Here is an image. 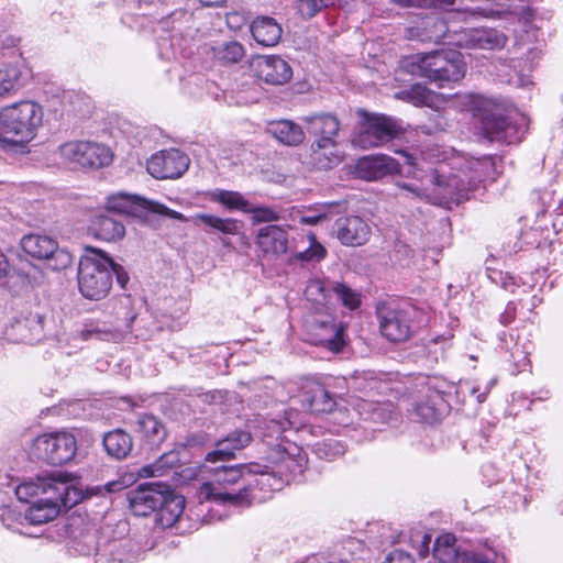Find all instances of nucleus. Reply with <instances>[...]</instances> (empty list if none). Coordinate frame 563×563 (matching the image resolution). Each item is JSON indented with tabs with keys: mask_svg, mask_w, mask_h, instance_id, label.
I'll return each instance as SVG.
<instances>
[{
	"mask_svg": "<svg viewBox=\"0 0 563 563\" xmlns=\"http://www.w3.org/2000/svg\"><path fill=\"white\" fill-rule=\"evenodd\" d=\"M489 166L488 159H474L463 165L451 166L440 163L430 176V184L420 189L416 186L404 184L401 188L412 192L417 197L428 201L449 206L459 203L470 190L477 187L483 180V170Z\"/></svg>",
	"mask_w": 563,
	"mask_h": 563,
	"instance_id": "obj_1",
	"label": "nucleus"
},
{
	"mask_svg": "<svg viewBox=\"0 0 563 563\" xmlns=\"http://www.w3.org/2000/svg\"><path fill=\"white\" fill-rule=\"evenodd\" d=\"M44 111L33 100H21L0 109V148H24L43 123Z\"/></svg>",
	"mask_w": 563,
	"mask_h": 563,
	"instance_id": "obj_2",
	"label": "nucleus"
},
{
	"mask_svg": "<svg viewBox=\"0 0 563 563\" xmlns=\"http://www.w3.org/2000/svg\"><path fill=\"white\" fill-rule=\"evenodd\" d=\"M400 67L408 74L435 82L439 87L461 80L466 73L462 54L453 49L413 54L402 58Z\"/></svg>",
	"mask_w": 563,
	"mask_h": 563,
	"instance_id": "obj_3",
	"label": "nucleus"
},
{
	"mask_svg": "<svg viewBox=\"0 0 563 563\" xmlns=\"http://www.w3.org/2000/svg\"><path fill=\"white\" fill-rule=\"evenodd\" d=\"M19 500L31 503V498L38 495H51L60 508L70 509L84 498L82 492L76 486L69 475L60 471L54 472L35 481L24 482L15 488Z\"/></svg>",
	"mask_w": 563,
	"mask_h": 563,
	"instance_id": "obj_4",
	"label": "nucleus"
},
{
	"mask_svg": "<svg viewBox=\"0 0 563 563\" xmlns=\"http://www.w3.org/2000/svg\"><path fill=\"white\" fill-rule=\"evenodd\" d=\"M113 261L101 251L93 250V256H85L79 262L78 286L81 295L91 300H100L109 292Z\"/></svg>",
	"mask_w": 563,
	"mask_h": 563,
	"instance_id": "obj_5",
	"label": "nucleus"
},
{
	"mask_svg": "<svg viewBox=\"0 0 563 563\" xmlns=\"http://www.w3.org/2000/svg\"><path fill=\"white\" fill-rule=\"evenodd\" d=\"M357 113L361 121L352 143L362 150L383 146L397 139L405 131L399 121L393 117L369 113L364 110H360Z\"/></svg>",
	"mask_w": 563,
	"mask_h": 563,
	"instance_id": "obj_6",
	"label": "nucleus"
},
{
	"mask_svg": "<svg viewBox=\"0 0 563 563\" xmlns=\"http://www.w3.org/2000/svg\"><path fill=\"white\" fill-rule=\"evenodd\" d=\"M252 472L249 466H222L216 470L214 479L206 483L202 493L206 498L221 505H231L234 507H243L250 505V496L245 486L233 489V485L238 484L243 476V471Z\"/></svg>",
	"mask_w": 563,
	"mask_h": 563,
	"instance_id": "obj_7",
	"label": "nucleus"
},
{
	"mask_svg": "<svg viewBox=\"0 0 563 563\" xmlns=\"http://www.w3.org/2000/svg\"><path fill=\"white\" fill-rule=\"evenodd\" d=\"M77 451L75 437L65 431L38 435L32 446V453L51 465L70 462Z\"/></svg>",
	"mask_w": 563,
	"mask_h": 563,
	"instance_id": "obj_8",
	"label": "nucleus"
},
{
	"mask_svg": "<svg viewBox=\"0 0 563 563\" xmlns=\"http://www.w3.org/2000/svg\"><path fill=\"white\" fill-rule=\"evenodd\" d=\"M106 205L109 211L125 213L133 217H143L147 212H153L183 222L187 221V218L183 213L172 210L165 205L123 191L110 195L107 198Z\"/></svg>",
	"mask_w": 563,
	"mask_h": 563,
	"instance_id": "obj_9",
	"label": "nucleus"
},
{
	"mask_svg": "<svg viewBox=\"0 0 563 563\" xmlns=\"http://www.w3.org/2000/svg\"><path fill=\"white\" fill-rule=\"evenodd\" d=\"M23 251L37 260H45L48 267L54 271H63L71 266L74 256L65 249H60L57 242L43 234H29L21 240Z\"/></svg>",
	"mask_w": 563,
	"mask_h": 563,
	"instance_id": "obj_10",
	"label": "nucleus"
},
{
	"mask_svg": "<svg viewBox=\"0 0 563 563\" xmlns=\"http://www.w3.org/2000/svg\"><path fill=\"white\" fill-rule=\"evenodd\" d=\"M65 161L81 167L100 168L112 162V153L103 144L90 141H70L58 147Z\"/></svg>",
	"mask_w": 563,
	"mask_h": 563,
	"instance_id": "obj_11",
	"label": "nucleus"
},
{
	"mask_svg": "<svg viewBox=\"0 0 563 563\" xmlns=\"http://www.w3.org/2000/svg\"><path fill=\"white\" fill-rule=\"evenodd\" d=\"M377 318L379 331L389 342L400 343L411 338L413 330L409 310L380 305L377 307Z\"/></svg>",
	"mask_w": 563,
	"mask_h": 563,
	"instance_id": "obj_12",
	"label": "nucleus"
},
{
	"mask_svg": "<svg viewBox=\"0 0 563 563\" xmlns=\"http://www.w3.org/2000/svg\"><path fill=\"white\" fill-rule=\"evenodd\" d=\"M189 157L177 148H168L153 154L146 164L150 175L156 179H175L189 167Z\"/></svg>",
	"mask_w": 563,
	"mask_h": 563,
	"instance_id": "obj_13",
	"label": "nucleus"
},
{
	"mask_svg": "<svg viewBox=\"0 0 563 563\" xmlns=\"http://www.w3.org/2000/svg\"><path fill=\"white\" fill-rule=\"evenodd\" d=\"M333 233L345 246H362L369 241L372 229L362 217L352 214L338 218Z\"/></svg>",
	"mask_w": 563,
	"mask_h": 563,
	"instance_id": "obj_14",
	"label": "nucleus"
},
{
	"mask_svg": "<svg viewBox=\"0 0 563 563\" xmlns=\"http://www.w3.org/2000/svg\"><path fill=\"white\" fill-rule=\"evenodd\" d=\"M309 341L314 345L339 352L343 346V328L333 322L331 316L314 318L308 325Z\"/></svg>",
	"mask_w": 563,
	"mask_h": 563,
	"instance_id": "obj_15",
	"label": "nucleus"
},
{
	"mask_svg": "<svg viewBox=\"0 0 563 563\" xmlns=\"http://www.w3.org/2000/svg\"><path fill=\"white\" fill-rule=\"evenodd\" d=\"M166 485L161 483H148L137 486L128 493L130 507L136 516H147L156 511L165 500Z\"/></svg>",
	"mask_w": 563,
	"mask_h": 563,
	"instance_id": "obj_16",
	"label": "nucleus"
},
{
	"mask_svg": "<svg viewBox=\"0 0 563 563\" xmlns=\"http://www.w3.org/2000/svg\"><path fill=\"white\" fill-rule=\"evenodd\" d=\"M302 123L306 125L308 133L314 137V141L325 145H331L332 142H338L341 123L339 119L332 113H319L306 115L301 118Z\"/></svg>",
	"mask_w": 563,
	"mask_h": 563,
	"instance_id": "obj_17",
	"label": "nucleus"
},
{
	"mask_svg": "<svg viewBox=\"0 0 563 563\" xmlns=\"http://www.w3.org/2000/svg\"><path fill=\"white\" fill-rule=\"evenodd\" d=\"M397 170L398 164L396 161L386 155L364 156L355 165L357 177L369 181L380 179Z\"/></svg>",
	"mask_w": 563,
	"mask_h": 563,
	"instance_id": "obj_18",
	"label": "nucleus"
},
{
	"mask_svg": "<svg viewBox=\"0 0 563 563\" xmlns=\"http://www.w3.org/2000/svg\"><path fill=\"white\" fill-rule=\"evenodd\" d=\"M302 404L312 412H330L335 402L324 386L316 379L306 378L301 384Z\"/></svg>",
	"mask_w": 563,
	"mask_h": 563,
	"instance_id": "obj_19",
	"label": "nucleus"
},
{
	"mask_svg": "<svg viewBox=\"0 0 563 563\" xmlns=\"http://www.w3.org/2000/svg\"><path fill=\"white\" fill-rule=\"evenodd\" d=\"M256 244L265 255L280 256L288 250V233L282 227L265 225L257 232Z\"/></svg>",
	"mask_w": 563,
	"mask_h": 563,
	"instance_id": "obj_20",
	"label": "nucleus"
},
{
	"mask_svg": "<svg viewBox=\"0 0 563 563\" xmlns=\"http://www.w3.org/2000/svg\"><path fill=\"white\" fill-rule=\"evenodd\" d=\"M31 71L21 65H7L0 68V100L16 95L27 86Z\"/></svg>",
	"mask_w": 563,
	"mask_h": 563,
	"instance_id": "obj_21",
	"label": "nucleus"
},
{
	"mask_svg": "<svg viewBox=\"0 0 563 563\" xmlns=\"http://www.w3.org/2000/svg\"><path fill=\"white\" fill-rule=\"evenodd\" d=\"M251 440L250 432L242 430L233 431L217 442L216 450L209 452L206 460L208 462L229 460L234 456V451L245 448L250 444Z\"/></svg>",
	"mask_w": 563,
	"mask_h": 563,
	"instance_id": "obj_22",
	"label": "nucleus"
},
{
	"mask_svg": "<svg viewBox=\"0 0 563 563\" xmlns=\"http://www.w3.org/2000/svg\"><path fill=\"white\" fill-rule=\"evenodd\" d=\"M460 43L467 48L495 49L505 45L506 37L494 29H473L464 33Z\"/></svg>",
	"mask_w": 563,
	"mask_h": 563,
	"instance_id": "obj_23",
	"label": "nucleus"
},
{
	"mask_svg": "<svg viewBox=\"0 0 563 563\" xmlns=\"http://www.w3.org/2000/svg\"><path fill=\"white\" fill-rule=\"evenodd\" d=\"M258 75L267 84L283 85L291 78L292 70L279 56H267L258 63Z\"/></svg>",
	"mask_w": 563,
	"mask_h": 563,
	"instance_id": "obj_24",
	"label": "nucleus"
},
{
	"mask_svg": "<svg viewBox=\"0 0 563 563\" xmlns=\"http://www.w3.org/2000/svg\"><path fill=\"white\" fill-rule=\"evenodd\" d=\"M36 501H32L26 509L23 519L31 525H43L55 519L58 514V503L51 495H38Z\"/></svg>",
	"mask_w": 563,
	"mask_h": 563,
	"instance_id": "obj_25",
	"label": "nucleus"
},
{
	"mask_svg": "<svg viewBox=\"0 0 563 563\" xmlns=\"http://www.w3.org/2000/svg\"><path fill=\"white\" fill-rule=\"evenodd\" d=\"M266 131L287 146H298L305 141L303 129L290 120L272 121L267 124Z\"/></svg>",
	"mask_w": 563,
	"mask_h": 563,
	"instance_id": "obj_26",
	"label": "nucleus"
},
{
	"mask_svg": "<svg viewBox=\"0 0 563 563\" xmlns=\"http://www.w3.org/2000/svg\"><path fill=\"white\" fill-rule=\"evenodd\" d=\"M90 231L97 239L104 242H115L125 235L124 224L108 214L96 216L91 221Z\"/></svg>",
	"mask_w": 563,
	"mask_h": 563,
	"instance_id": "obj_27",
	"label": "nucleus"
},
{
	"mask_svg": "<svg viewBox=\"0 0 563 563\" xmlns=\"http://www.w3.org/2000/svg\"><path fill=\"white\" fill-rule=\"evenodd\" d=\"M185 508V498L165 488V500L157 508V521L163 528L173 527Z\"/></svg>",
	"mask_w": 563,
	"mask_h": 563,
	"instance_id": "obj_28",
	"label": "nucleus"
},
{
	"mask_svg": "<svg viewBox=\"0 0 563 563\" xmlns=\"http://www.w3.org/2000/svg\"><path fill=\"white\" fill-rule=\"evenodd\" d=\"M250 29L253 38L263 46H274L282 37V27L269 16L256 18Z\"/></svg>",
	"mask_w": 563,
	"mask_h": 563,
	"instance_id": "obj_29",
	"label": "nucleus"
},
{
	"mask_svg": "<svg viewBox=\"0 0 563 563\" xmlns=\"http://www.w3.org/2000/svg\"><path fill=\"white\" fill-rule=\"evenodd\" d=\"M310 158L312 165L318 169H330L341 162V156L338 150V142H332L331 145L313 141L310 146Z\"/></svg>",
	"mask_w": 563,
	"mask_h": 563,
	"instance_id": "obj_30",
	"label": "nucleus"
},
{
	"mask_svg": "<svg viewBox=\"0 0 563 563\" xmlns=\"http://www.w3.org/2000/svg\"><path fill=\"white\" fill-rule=\"evenodd\" d=\"M135 431L152 445L161 444L166 438L164 424L153 415L139 416Z\"/></svg>",
	"mask_w": 563,
	"mask_h": 563,
	"instance_id": "obj_31",
	"label": "nucleus"
},
{
	"mask_svg": "<svg viewBox=\"0 0 563 563\" xmlns=\"http://www.w3.org/2000/svg\"><path fill=\"white\" fill-rule=\"evenodd\" d=\"M103 446L109 455L124 459L133 449L132 437L122 429L112 430L103 437Z\"/></svg>",
	"mask_w": 563,
	"mask_h": 563,
	"instance_id": "obj_32",
	"label": "nucleus"
},
{
	"mask_svg": "<svg viewBox=\"0 0 563 563\" xmlns=\"http://www.w3.org/2000/svg\"><path fill=\"white\" fill-rule=\"evenodd\" d=\"M481 129L489 140L508 141L510 125L501 113L483 112L481 114Z\"/></svg>",
	"mask_w": 563,
	"mask_h": 563,
	"instance_id": "obj_33",
	"label": "nucleus"
},
{
	"mask_svg": "<svg viewBox=\"0 0 563 563\" xmlns=\"http://www.w3.org/2000/svg\"><path fill=\"white\" fill-rule=\"evenodd\" d=\"M444 407L443 396L439 391H432L427 396L426 401L415 406V412L422 421L432 423L441 418Z\"/></svg>",
	"mask_w": 563,
	"mask_h": 563,
	"instance_id": "obj_34",
	"label": "nucleus"
},
{
	"mask_svg": "<svg viewBox=\"0 0 563 563\" xmlns=\"http://www.w3.org/2000/svg\"><path fill=\"white\" fill-rule=\"evenodd\" d=\"M195 223H203L208 228L217 230L223 234L235 235L241 230V222L232 218H220L208 213H197L194 217Z\"/></svg>",
	"mask_w": 563,
	"mask_h": 563,
	"instance_id": "obj_35",
	"label": "nucleus"
},
{
	"mask_svg": "<svg viewBox=\"0 0 563 563\" xmlns=\"http://www.w3.org/2000/svg\"><path fill=\"white\" fill-rule=\"evenodd\" d=\"M455 537L451 533L439 536L433 545V556L439 563H454L460 560L461 553L455 548Z\"/></svg>",
	"mask_w": 563,
	"mask_h": 563,
	"instance_id": "obj_36",
	"label": "nucleus"
},
{
	"mask_svg": "<svg viewBox=\"0 0 563 563\" xmlns=\"http://www.w3.org/2000/svg\"><path fill=\"white\" fill-rule=\"evenodd\" d=\"M179 463V455L175 451L162 454L154 463L145 465L139 470V476L153 477L164 476L169 470Z\"/></svg>",
	"mask_w": 563,
	"mask_h": 563,
	"instance_id": "obj_37",
	"label": "nucleus"
},
{
	"mask_svg": "<svg viewBox=\"0 0 563 563\" xmlns=\"http://www.w3.org/2000/svg\"><path fill=\"white\" fill-rule=\"evenodd\" d=\"M210 200L223 205L230 210H240L246 212L250 202L239 191L214 189L208 194Z\"/></svg>",
	"mask_w": 563,
	"mask_h": 563,
	"instance_id": "obj_38",
	"label": "nucleus"
},
{
	"mask_svg": "<svg viewBox=\"0 0 563 563\" xmlns=\"http://www.w3.org/2000/svg\"><path fill=\"white\" fill-rule=\"evenodd\" d=\"M302 424L299 412L295 409H288L285 411L283 419H272L269 421L267 426L268 435H279L284 431L290 429L299 430Z\"/></svg>",
	"mask_w": 563,
	"mask_h": 563,
	"instance_id": "obj_39",
	"label": "nucleus"
},
{
	"mask_svg": "<svg viewBox=\"0 0 563 563\" xmlns=\"http://www.w3.org/2000/svg\"><path fill=\"white\" fill-rule=\"evenodd\" d=\"M332 292L336 299L350 310H354L361 305V294L350 288L343 283H335L331 285Z\"/></svg>",
	"mask_w": 563,
	"mask_h": 563,
	"instance_id": "obj_40",
	"label": "nucleus"
},
{
	"mask_svg": "<svg viewBox=\"0 0 563 563\" xmlns=\"http://www.w3.org/2000/svg\"><path fill=\"white\" fill-rule=\"evenodd\" d=\"M339 206V202L317 205L313 209H309L308 213L302 214L299 222L307 225H316L322 220L330 218L332 216V210Z\"/></svg>",
	"mask_w": 563,
	"mask_h": 563,
	"instance_id": "obj_41",
	"label": "nucleus"
},
{
	"mask_svg": "<svg viewBox=\"0 0 563 563\" xmlns=\"http://www.w3.org/2000/svg\"><path fill=\"white\" fill-rule=\"evenodd\" d=\"M335 283L322 279H312L306 287V297L318 303L327 301L330 292H332L331 285Z\"/></svg>",
	"mask_w": 563,
	"mask_h": 563,
	"instance_id": "obj_42",
	"label": "nucleus"
},
{
	"mask_svg": "<svg viewBox=\"0 0 563 563\" xmlns=\"http://www.w3.org/2000/svg\"><path fill=\"white\" fill-rule=\"evenodd\" d=\"M214 55L223 63H238L244 56V48L239 42H227L214 48Z\"/></svg>",
	"mask_w": 563,
	"mask_h": 563,
	"instance_id": "obj_43",
	"label": "nucleus"
},
{
	"mask_svg": "<svg viewBox=\"0 0 563 563\" xmlns=\"http://www.w3.org/2000/svg\"><path fill=\"white\" fill-rule=\"evenodd\" d=\"M308 241L309 247L305 251L297 252L294 255V260L301 262L321 261L327 254L324 246L317 241L316 235L312 233L308 234Z\"/></svg>",
	"mask_w": 563,
	"mask_h": 563,
	"instance_id": "obj_44",
	"label": "nucleus"
},
{
	"mask_svg": "<svg viewBox=\"0 0 563 563\" xmlns=\"http://www.w3.org/2000/svg\"><path fill=\"white\" fill-rule=\"evenodd\" d=\"M460 0H391V2L400 7H416L422 9L450 10Z\"/></svg>",
	"mask_w": 563,
	"mask_h": 563,
	"instance_id": "obj_45",
	"label": "nucleus"
},
{
	"mask_svg": "<svg viewBox=\"0 0 563 563\" xmlns=\"http://www.w3.org/2000/svg\"><path fill=\"white\" fill-rule=\"evenodd\" d=\"M405 99L412 102L415 106H428L433 102L434 95L428 88L421 85H415L409 90L401 92Z\"/></svg>",
	"mask_w": 563,
	"mask_h": 563,
	"instance_id": "obj_46",
	"label": "nucleus"
},
{
	"mask_svg": "<svg viewBox=\"0 0 563 563\" xmlns=\"http://www.w3.org/2000/svg\"><path fill=\"white\" fill-rule=\"evenodd\" d=\"M335 0H298L297 10L303 19H311Z\"/></svg>",
	"mask_w": 563,
	"mask_h": 563,
	"instance_id": "obj_47",
	"label": "nucleus"
},
{
	"mask_svg": "<svg viewBox=\"0 0 563 563\" xmlns=\"http://www.w3.org/2000/svg\"><path fill=\"white\" fill-rule=\"evenodd\" d=\"M128 328H129V325H126V330L122 331V330H119V329L95 327V328H91V329H86L82 332V335H84L85 339H89V338L95 335L96 338H98L100 340L119 341L129 331Z\"/></svg>",
	"mask_w": 563,
	"mask_h": 563,
	"instance_id": "obj_48",
	"label": "nucleus"
},
{
	"mask_svg": "<svg viewBox=\"0 0 563 563\" xmlns=\"http://www.w3.org/2000/svg\"><path fill=\"white\" fill-rule=\"evenodd\" d=\"M247 213L252 214L254 222H273L279 220V212L269 207H252L249 206Z\"/></svg>",
	"mask_w": 563,
	"mask_h": 563,
	"instance_id": "obj_49",
	"label": "nucleus"
},
{
	"mask_svg": "<svg viewBox=\"0 0 563 563\" xmlns=\"http://www.w3.org/2000/svg\"><path fill=\"white\" fill-rule=\"evenodd\" d=\"M8 497L0 490V520L7 528H13V522L21 518V515L5 505Z\"/></svg>",
	"mask_w": 563,
	"mask_h": 563,
	"instance_id": "obj_50",
	"label": "nucleus"
},
{
	"mask_svg": "<svg viewBox=\"0 0 563 563\" xmlns=\"http://www.w3.org/2000/svg\"><path fill=\"white\" fill-rule=\"evenodd\" d=\"M435 152H437V150H434V148H429L427 151H422L420 153V156H421L420 158L415 157L412 154H409V153L404 152V151H401L400 153L406 157V162L409 165L422 168L423 166H422L421 161H426V162L429 161L431 163L432 158L437 156Z\"/></svg>",
	"mask_w": 563,
	"mask_h": 563,
	"instance_id": "obj_51",
	"label": "nucleus"
},
{
	"mask_svg": "<svg viewBox=\"0 0 563 563\" xmlns=\"http://www.w3.org/2000/svg\"><path fill=\"white\" fill-rule=\"evenodd\" d=\"M426 26L432 25V30L429 31L427 37L429 38H441L446 32V24L443 20L433 18L424 21Z\"/></svg>",
	"mask_w": 563,
	"mask_h": 563,
	"instance_id": "obj_52",
	"label": "nucleus"
},
{
	"mask_svg": "<svg viewBox=\"0 0 563 563\" xmlns=\"http://www.w3.org/2000/svg\"><path fill=\"white\" fill-rule=\"evenodd\" d=\"M460 561L463 563H493L492 559L473 551L462 552Z\"/></svg>",
	"mask_w": 563,
	"mask_h": 563,
	"instance_id": "obj_53",
	"label": "nucleus"
},
{
	"mask_svg": "<svg viewBox=\"0 0 563 563\" xmlns=\"http://www.w3.org/2000/svg\"><path fill=\"white\" fill-rule=\"evenodd\" d=\"M383 563H413V560L408 553L401 550H395Z\"/></svg>",
	"mask_w": 563,
	"mask_h": 563,
	"instance_id": "obj_54",
	"label": "nucleus"
},
{
	"mask_svg": "<svg viewBox=\"0 0 563 563\" xmlns=\"http://www.w3.org/2000/svg\"><path fill=\"white\" fill-rule=\"evenodd\" d=\"M516 312H517L516 305L514 302H509L506 306L504 312L500 314V322L504 325H508L509 323H511L515 320Z\"/></svg>",
	"mask_w": 563,
	"mask_h": 563,
	"instance_id": "obj_55",
	"label": "nucleus"
},
{
	"mask_svg": "<svg viewBox=\"0 0 563 563\" xmlns=\"http://www.w3.org/2000/svg\"><path fill=\"white\" fill-rule=\"evenodd\" d=\"M112 274H115L118 283L120 284V286L122 288H124L126 283L129 282V276L124 272V269L120 265L115 264L114 262L111 267V275Z\"/></svg>",
	"mask_w": 563,
	"mask_h": 563,
	"instance_id": "obj_56",
	"label": "nucleus"
},
{
	"mask_svg": "<svg viewBox=\"0 0 563 563\" xmlns=\"http://www.w3.org/2000/svg\"><path fill=\"white\" fill-rule=\"evenodd\" d=\"M495 384V380H490L485 389L482 391L479 386H473L470 391L474 395L478 402H483L486 399L487 394L489 393L492 386Z\"/></svg>",
	"mask_w": 563,
	"mask_h": 563,
	"instance_id": "obj_57",
	"label": "nucleus"
},
{
	"mask_svg": "<svg viewBox=\"0 0 563 563\" xmlns=\"http://www.w3.org/2000/svg\"><path fill=\"white\" fill-rule=\"evenodd\" d=\"M431 543V536L424 533L421 537L420 547L418 548V554L420 558H426L429 553V545Z\"/></svg>",
	"mask_w": 563,
	"mask_h": 563,
	"instance_id": "obj_58",
	"label": "nucleus"
},
{
	"mask_svg": "<svg viewBox=\"0 0 563 563\" xmlns=\"http://www.w3.org/2000/svg\"><path fill=\"white\" fill-rule=\"evenodd\" d=\"M126 487V483L124 479H117L109 482L104 485V489L107 493H115L124 489Z\"/></svg>",
	"mask_w": 563,
	"mask_h": 563,
	"instance_id": "obj_59",
	"label": "nucleus"
},
{
	"mask_svg": "<svg viewBox=\"0 0 563 563\" xmlns=\"http://www.w3.org/2000/svg\"><path fill=\"white\" fill-rule=\"evenodd\" d=\"M362 548V543L357 540L351 539L347 540L343 547L342 550L347 552L350 556H353L355 554L356 550H360Z\"/></svg>",
	"mask_w": 563,
	"mask_h": 563,
	"instance_id": "obj_60",
	"label": "nucleus"
},
{
	"mask_svg": "<svg viewBox=\"0 0 563 563\" xmlns=\"http://www.w3.org/2000/svg\"><path fill=\"white\" fill-rule=\"evenodd\" d=\"M366 380H367V383L365 384V383L363 382V379H361V377H358V376H354V377L352 378V384H353V386H354L355 388H358V389H365V388H366V385H371V384L373 383V378H371L369 380H368V379H366Z\"/></svg>",
	"mask_w": 563,
	"mask_h": 563,
	"instance_id": "obj_61",
	"label": "nucleus"
},
{
	"mask_svg": "<svg viewBox=\"0 0 563 563\" xmlns=\"http://www.w3.org/2000/svg\"><path fill=\"white\" fill-rule=\"evenodd\" d=\"M225 0H199L203 7H219L224 3Z\"/></svg>",
	"mask_w": 563,
	"mask_h": 563,
	"instance_id": "obj_62",
	"label": "nucleus"
},
{
	"mask_svg": "<svg viewBox=\"0 0 563 563\" xmlns=\"http://www.w3.org/2000/svg\"><path fill=\"white\" fill-rule=\"evenodd\" d=\"M7 267H8V262L5 260V256L0 253V277H2L5 274Z\"/></svg>",
	"mask_w": 563,
	"mask_h": 563,
	"instance_id": "obj_63",
	"label": "nucleus"
},
{
	"mask_svg": "<svg viewBox=\"0 0 563 563\" xmlns=\"http://www.w3.org/2000/svg\"><path fill=\"white\" fill-rule=\"evenodd\" d=\"M349 562H350L349 558L345 556L344 554H342V558H340L339 562L331 560L329 563H349Z\"/></svg>",
	"mask_w": 563,
	"mask_h": 563,
	"instance_id": "obj_64",
	"label": "nucleus"
}]
</instances>
